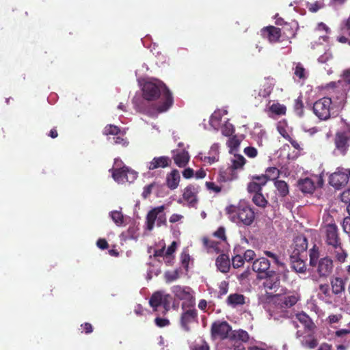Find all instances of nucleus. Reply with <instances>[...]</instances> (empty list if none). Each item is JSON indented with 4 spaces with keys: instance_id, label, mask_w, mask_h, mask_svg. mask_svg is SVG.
Returning a JSON list of instances; mask_svg holds the SVG:
<instances>
[{
    "instance_id": "obj_1",
    "label": "nucleus",
    "mask_w": 350,
    "mask_h": 350,
    "mask_svg": "<svg viewBox=\"0 0 350 350\" xmlns=\"http://www.w3.org/2000/svg\"><path fill=\"white\" fill-rule=\"evenodd\" d=\"M144 98L135 96L133 104L139 112L154 116L158 113L165 112L173 104L172 93L161 81H147L142 88Z\"/></svg>"
},
{
    "instance_id": "obj_2",
    "label": "nucleus",
    "mask_w": 350,
    "mask_h": 350,
    "mask_svg": "<svg viewBox=\"0 0 350 350\" xmlns=\"http://www.w3.org/2000/svg\"><path fill=\"white\" fill-rule=\"evenodd\" d=\"M298 297L295 294L276 295L267 306V311L271 318L280 320L282 318L292 319L291 323L297 328V321L305 327L311 323L310 317L304 312L295 314L292 307L297 302Z\"/></svg>"
},
{
    "instance_id": "obj_3",
    "label": "nucleus",
    "mask_w": 350,
    "mask_h": 350,
    "mask_svg": "<svg viewBox=\"0 0 350 350\" xmlns=\"http://www.w3.org/2000/svg\"><path fill=\"white\" fill-rule=\"evenodd\" d=\"M230 219L234 222L240 223L245 226L251 225L254 220V213L245 203H239L238 206H230L227 208Z\"/></svg>"
},
{
    "instance_id": "obj_4",
    "label": "nucleus",
    "mask_w": 350,
    "mask_h": 350,
    "mask_svg": "<svg viewBox=\"0 0 350 350\" xmlns=\"http://www.w3.org/2000/svg\"><path fill=\"white\" fill-rule=\"evenodd\" d=\"M323 230L325 237V243L327 247L341 243L338 235V227L334 223L332 216L327 214L323 217Z\"/></svg>"
},
{
    "instance_id": "obj_5",
    "label": "nucleus",
    "mask_w": 350,
    "mask_h": 350,
    "mask_svg": "<svg viewBox=\"0 0 350 350\" xmlns=\"http://www.w3.org/2000/svg\"><path fill=\"white\" fill-rule=\"evenodd\" d=\"M325 88L331 89L333 92L338 93L340 96L338 97L343 100L347 92L350 90V68L343 72L342 79L327 83Z\"/></svg>"
},
{
    "instance_id": "obj_6",
    "label": "nucleus",
    "mask_w": 350,
    "mask_h": 350,
    "mask_svg": "<svg viewBox=\"0 0 350 350\" xmlns=\"http://www.w3.org/2000/svg\"><path fill=\"white\" fill-rule=\"evenodd\" d=\"M164 209L165 206L163 205L155 207L148 212L146 221L147 230L151 231L154 228L155 222L157 226H161L165 224L166 217Z\"/></svg>"
},
{
    "instance_id": "obj_7",
    "label": "nucleus",
    "mask_w": 350,
    "mask_h": 350,
    "mask_svg": "<svg viewBox=\"0 0 350 350\" xmlns=\"http://www.w3.org/2000/svg\"><path fill=\"white\" fill-rule=\"evenodd\" d=\"M332 103V99L329 97H323L317 100L312 107L314 113L320 120H327L330 117Z\"/></svg>"
},
{
    "instance_id": "obj_8",
    "label": "nucleus",
    "mask_w": 350,
    "mask_h": 350,
    "mask_svg": "<svg viewBox=\"0 0 350 350\" xmlns=\"http://www.w3.org/2000/svg\"><path fill=\"white\" fill-rule=\"evenodd\" d=\"M112 176L116 182L123 184L126 182L133 183L136 179L137 173L128 167L124 166L120 168H115L112 171Z\"/></svg>"
},
{
    "instance_id": "obj_9",
    "label": "nucleus",
    "mask_w": 350,
    "mask_h": 350,
    "mask_svg": "<svg viewBox=\"0 0 350 350\" xmlns=\"http://www.w3.org/2000/svg\"><path fill=\"white\" fill-rule=\"evenodd\" d=\"M183 312L180 317L181 327L186 332L190 331L189 325L197 321L198 312L193 306H186L185 302L182 304Z\"/></svg>"
},
{
    "instance_id": "obj_10",
    "label": "nucleus",
    "mask_w": 350,
    "mask_h": 350,
    "mask_svg": "<svg viewBox=\"0 0 350 350\" xmlns=\"http://www.w3.org/2000/svg\"><path fill=\"white\" fill-rule=\"evenodd\" d=\"M350 177V170L342 167H338L336 171L329 176V184L338 189L345 185Z\"/></svg>"
},
{
    "instance_id": "obj_11",
    "label": "nucleus",
    "mask_w": 350,
    "mask_h": 350,
    "mask_svg": "<svg viewBox=\"0 0 350 350\" xmlns=\"http://www.w3.org/2000/svg\"><path fill=\"white\" fill-rule=\"evenodd\" d=\"M314 271L319 277L326 278L329 275L333 270V260L329 257H324L319 259L314 265H312Z\"/></svg>"
},
{
    "instance_id": "obj_12",
    "label": "nucleus",
    "mask_w": 350,
    "mask_h": 350,
    "mask_svg": "<svg viewBox=\"0 0 350 350\" xmlns=\"http://www.w3.org/2000/svg\"><path fill=\"white\" fill-rule=\"evenodd\" d=\"M350 139V126H347L344 131L337 133L335 144L336 150L342 154H345L348 147L349 146V141Z\"/></svg>"
},
{
    "instance_id": "obj_13",
    "label": "nucleus",
    "mask_w": 350,
    "mask_h": 350,
    "mask_svg": "<svg viewBox=\"0 0 350 350\" xmlns=\"http://www.w3.org/2000/svg\"><path fill=\"white\" fill-rule=\"evenodd\" d=\"M172 292L177 299L187 302L188 306L194 305L193 291L191 288L176 285L172 287Z\"/></svg>"
},
{
    "instance_id": "obj_14",
    "label": "nucleus",
    "mask_w": 350,
    "mask_h": 350,
    "mask_svg": "<svg viewBox=\"0 0 350 350\" xmlns=\"http://www.w3.org/2000/svg\"><path fill=\"white\" fill-rule=\"evenodd\" d=\"M231 327L224 321H217L211 325V334L213 337L221 339L229 338Z\"/></svg>"
},
{
    "instance_id": "obj_15",
    "label": "nucleus",
    "mask_w": 350,
    "mask_h": 350,
    "mask_svg": "<svg viewBox=\"0 0 350 350\" xmlns=\"http://www.w3.org/2000/svg\"><path fill=\"white\" fill-rule=\"evenodd\" d=\"M345 284L346 280L340 277H334L330 281L332 294L335 295L340 302L345 301Z\"/></svg>"
},
{
    "instance_id": "obj_16",
    "label": "nucleus",
    "mask_w": 350,
    "mask_h": 350,
    "mask_svg": "<svg viewBox=\"0 0 350 350\" xmlns=\"http://www.w3.org/2000/svg\"><path fill=\"white\" fill-rule=\"evenodd\" d=\"M229 338L234 342V350H244L245 347L241 342H245L249 340V334L243 329L234 330L230 332Z\"/></svg>"
},
{
    "instance_id": "obj_17",
    "label": "nucleus",
    "mask_w": 350,
    "mask_h": 350,
    "mask_svg": "<svg viewBox=\"0 0 350 350\" xmlns=\"http://www.w3.org/2000/svg\"><path fill=\"white\" fill-rule=\"evenodd\" d=\"M308 247V241L304 235L297 236L293 241V253L291 256V258L298 257L301 253L306 252Z\"/></svg>"
},
{
    "instance_id": "obj_18",
    "label": "nucleus",
    "mask_w": 350,
    "mask_h": 350,
    "mask_svg": "<svg viewBox=\"0 0 350 350\" xmlns=\"http://www.w3.org/2000/svg\"><path fill=\"white\" fill-rule=\"evenodd\" d=\"M199 191V187L194 185L187 186L183 192V199L185 200L188 206L195 207L197 204V193Z\"/></svg>"
},
{
    "instance_id": "obj_19",
    "label": "nucleus",
    "mask_w": 350,
    "mask_h": 350,
    "mask_svg": "<svg viewBox=\"0 0 350 350\" xmlns=\"http://www.w3.org/2000/svg\"><path fill=\"white\" fill-rule=\"evenodd\" d=\"M327 252L330 256L339 263L345 262L348 256L341 243L327 247Z\"/></svg>"
},
{
    "instance_id": "obj_20",
    "label": "nucleus",
    "mask_w": 350,
    "mask_h": 350,
    "mask_svg": "<svg viewBox=\"0 0 350 350\" xmlns=\"http://www.w3.org/2000/svg\"><path fill=\"white\" fill-rule=\"evenodd\" d=\"M270 265L271 263L269 260L265 257H261L254 261L252 265V269L255 272L265 275L268 273V272L271 271L269 270Z\"/></svg>"
},
{
    "instance_id": "obj_21",
    "label": "nucleus",
    "mask_w": 350,
    "mask_h": 350,
    "mask_svg": "<svg viewBox=\"0 0 350 350\" xmlns=\"http://www.w3.org/2000/svg\"><path fill=\"white\" fill-rule=\"evenodd\" d=\"M172 155L174 163L179 167H183L187 165L189 160V155L185 150H174Z\"/></svg>"
},
{
    "instance_id": "obj_22",
    "label": "nucleus",
    "mask_w": 350,
    "mask_h": 350,
    "mask_svg": "<svg viewBox=\"0 0 350 350\" xmlns=\"http://www.w3.org/2000/svg\"><path fill=\"white\" fill-rule=\"evenodd\" d=\"M265 280L263 282V286L267 290H273L279 287L280 280L275 271L268 272L265 275Z\"/></svg>"
},
{
    "instance_id": "obj_23",
    "label": "nucleus",
    "mask_w": 350,
    "mask_h": 350,
    "mask_svg": "<svg viewBox=\"0 0 350 350\" xmlns=\"http://www.w3.org/2000/svg\"><path fill=\"white\" fill-rule=\"evenodd\" d=\"M171 163V159L168 157H154L151 161L146 163V167L150 170H153L159 167H167Z\"/></svg>"
},
{
    "instance_id": "obj_24",
    "label": "nucleus",
    "mask_w": 350,
    "mask_h": 350,
    "mask_svg": "<svg viewBox=\"0 0 350 350\" xmlns=\"http://www.w3.org/2000/svg\"><path fill=\"white\" fill-rule=\"evenodd\" d=\"M262 35L268 39L270 42H275L279 40L281 33L280 29L273 26L264 28L262 30Z\"/></svg>"
},
{
    "instance_id": "obj_25",
    "label": "nucleus",
    "mask_w": 350,
    "mask_h": 350,
    "mask_svg": "<svg viewBox=\"0 0 350 350\" xmlns=\"http://www.w3.org/2000/svg\"><path fill=\"white\" fill-rule=\"evenodd\" d=\"M226 114L227 111L226 109H218L215 111L209 120L211 126L215 130L218 131L219 128L221 126V118Z\"/></svg>"
},
{
    "instance_id": "obj_26",
    "label": "nucleus",
    "mask_w": 350,
    "mask_h": 350,
    "mask_svg": "<svg viewBox=\"0 0 350 350\" xmlns=\"http://www.w3.org/2000/svg\"><path fill=\"white\" fill-rule=\"evenodd\" d=\"M180 176L177 170H173L170 173L167 174L166 185L167 187L172 190L176 189L179 185Z\"/></svg>"
},
{
    "instance_id": "obj_27",
    "label": "nucleus",
    "mask_w": 350,
    "mask_h": 350,
    "mask_svg": "<svg viewBox=\"0 0 350 350\" xmlns=\"http://www.w3.org/2000/svg\"><path fill=\"white\" fill-rule=\"evenodd\" d=\"M298 187L303 193H311L315 189L314 182L309 178L300 180L298 183Z\"/></svg>"
},
{
    "instance_id": "obj_28",
    "label": "nucleus",
    "mask_w": 350,
    "mask_h": 350,
    "mask_svg": "<svg viewBox=\"0 0 350 350\" xmlns=\"http://www.w3.org/2000/svg\"><path fill=\"white\" fill-rule=\"evenodd\" d=\"M216 266L222 273H227L230 269L228 257L225 254L219 255L216 259Z\"/></svg>"
},
{
    "instance_id": "obj_29",
    "label": "nucleus",
    "mask_w": 350,
    "mask_h": 350,
    "mask_svg": "<svg viewBox=\"0 0 350 350\" xmlns=\"http://www.w3.org/2000/svg\"><path fill=\"white\" fill-rule=\"evenodd\" d=\"M227 303L232 307H236L245 304V297L241 294L234 293L228 297Z\"/></svg>"
},
{
    "instance_id": "obj_30",
    "label": "nucleus",
    "mask_w": 350,
    "mask_h": 350,
    "mask_svg": "<svg viewBox=\"0 0 350 350\" xmlns=\"http://www.w3.org/2000/svg\"><path fill=\"white\" fill-rule=\"evenodd\" d=\"M109 216L117 226H125L124 216L120 210L109 212Z\"/></svg>"
},
{
    "instance_id": "obj_31",
    "label": "nucleus",
    "mask_w": 350,
    "mask_h": 350,
    "mask_svg": "<svg viewBox=\"0 0 350 350\" xmlns=\"http://www.w3.org/2000/svg\"><path fill=\"white\" fill-rule=\"evenodd\" d=\"M231 154L233 155L231 158L232 167L236 170L241 169L245 163V159L241 154H237V152L231 153Z\"/></svg>"
},
{
    "instance_id": "obj_32",
    "label": "nucleus",
    "mask_w": 350,
    "mask_h": 350,
    "mask_svg": "<svg viewBox=\"0 0 350 350\" xmlns=\"http://www.w3.org/2000/svg\"><path fill=\"white\" fill-rule=\"evenodd\" d=\"M126 133L125 130H120V129L115 125L109 124L106 126L103 130V134L105 135H113L117 136L120 134L124 135Z\"/></svg>"
},
{
    "instance_id": "obj_33",
    "label": "nucleus",
    "mask_w": 350,
    "mask_h": 350,
    "mask_svg": "<svg viewBox=\"0 0 350 350\" xmlns=\"http://www.w3.org/2000/svg\"><path fill=\"white\" fill-rule=\"evenodd\" d=\"M163 292L158 291L154 293L150 299L149 304L154 310L157 308L161 305L163 300Z\"/></svg>"
},
{
    "instance_id": "obj_34",
    "label": "nucleus",
    "mask_w": 350,
    "mask_h": 350,
    "mask_svg": "<svg viewBox=\"0 0 350 350\" xmlns=\"http://www.w3.org/2000/svg\"><path fill=\"white\" fill-rule=\"evenodd\" d=\"M274 185L277 189L280 196L284 197L288 195L289 192L288 186L285 181L277 180L274 182Z\"/></svg>"
},
{
    "instance_id": "obj_35",
    "label": "nucleus",
    "mask_w": 350,
    "mask_h": 350,
    "mask_svg": "<svg viewBox=\"0 0 350 350\" xmlns=\"http://www.w3.org/2000/svg\"><path fill=\"white\" fill-rule=\"evenodd\" d=\"M265 255L271 258L273 263L278 267L284 268V263L281 260L280 257L275 252L265 250L264 251Z\"/></svg>"
},
{
    "instance_id": "obj_36",
    "label": "nucleus",
    "mask_w": 350,
    "mask_h": 350,
    "mask_svg": "<svg viewBox=\"0 0 350 350\" xmlns=\"http://www.w3.org/2000/svg\"><path fill=\"white\" fill-rule=\"evenodd\" d=\"M301 343L304 347L310 349H314L318 345L317 340L312 336H304L301 340Z\"/></svg>"
},
{
    "instance_id": "obj_37",
    "label": "nucleus",
    "mask_w": 350,
    "mask_h": 350,
    "mask_svg": "<svg viewBox=\"0 0 350 350\" xmlns=\"http://www.w3.org/2000/svg\"><path fill=\"white\" fill-rule=\"evenodd\" d=\"M292 260V268L299 273H304L306 271V265L304 260H301L298 257L295 258H291Z\"/></svg>"
},
{
    "instance_id": "obj_38",
    "label": "nucleus",
    "mask_w": 350,
    "mask_h": 350,
    "mask_svg": "<svg viewBox=\"0 0 350 350\" xmlns=\"http://www.w3.org/2000/svg\"><path fill=\"white\" fill-rule=\"evenodd\" d=\"M273 83L272 81H267L262 85V88L258 92V96L260 97L268 96L273 90Z\"/></svg>"
},
{
    "instance_id": "obj_39",
    "label": "nucleus",
    "mask_w": 350,
    "mask_h": 350,
    "mask_svg": "<svg viewBox=\"0 0 350 350\" xmlns=\"http://www.w3.org/2000/svg\"><path fill=\"white\" fill-rule=\"evenodd\" d=\"M109 141L113 144L121 145L123 147H126L129 144V142L126 138L124 137V135L120 134L117 136L109 137Z\"/></svg>"
},
{
    "instance_id": "obj_40",
    "label": "nucleus",
    "mask_w": 350,
    "mask_h": 350,
    "mask_svg": "<svg viewBox=\"0 0 350 350\" xmlns=\"http://www.w3.org/2000/svg\"><path fill=\"white\" fill-rule=\"evenodd\" d=\"M240 143V140L236 136L229 139L228 141V146L230 148L229 152L230 154L237 152Z\"/></svg>"
},
{
    "instance_id": "obj_41",
    "label": "nucleus",
    "mask_w": 350,
    "mask_h": 350,
    "mask_svg": "<svg viewBox=\"0 0 350 350\" xmlns=\"http://www.w3.org/2000/svg\"><path fill=\"white\" fill-rule=\"evenodd\" d=\"M252 200L256 205L260 207H265L267 204V201L262 196L261 192L254 193L252 197Z\"/></svg>"
},
{
    "instance_id": "obj_42",
    "label": "nucleus",
    "mask_w": 350,
    "mask_h": 350,
    "mask_svg": "<svg viewBox=\"0 0 350 350\" xmlns=\"http://www.w3.org/2000/svg\"><path fill=\"white\" fill-rule=\"evenodd\" d=\"M269 110L277 115H283L286 113V107L280 103H273L269 107Z\"/></svg>"
},
{
    "instance_id": "obj_43",
    "label": "nucleus",
    "mask_w": 350,
    "mask_h": 350,
    "mask_svg": "<svg viewBox=\"0 0 350 350\" xmlns=\"http://www.w3.org/2000/svg\"><path fill=\"white\" fill-rule=\"evenodd\" d=\"M197 158L200 161H203L204 164L211 165L217 162L219 159L216 158L215 156L208 155L204 156L202 153H199Z\"/></svg>"
},
{
    "instance_id": "obj_44",
    "label": "nucleus",
    "mask_w": 350,
    "mask_h": 350,
    "mask_svg": "<svg viewBox=\"0 0 350 350\" xmlns=\"http://www.w3.org/2000/svg\"><path fill=\"white\" fill-rule=\"evenodd\" d=\"M234 132V128L232 124L225 122V124L221 126V133L225 136H230Z\"/></svg>"
},
{
    "instance_id": "obj_45",
    "label": "nucleus",
    "mask_w": 350,
    "mask_h": 350,
    "mask_svg": "<svg viewBox=\"0 0 350 350\" xmlns=\"http://www.w3.org/2000/svg\"><path fill=\"white\" fill-rule=\"evenodd\" d=\"M262 186H260L258 183L256 181L253 180L252 182L250 183L247 186V190L250 193H260L262 189Z\"/></svg>"
},
{
    "instance_id": "obj_46",
    "label": "nucleus",
    "mask_w": 350,
    "mask_h": 350,
    "mask_svg": "<svg viewBox=\"0 0 350 350\" xmlns=\"http://www.w3.org/2000/svg\"><path fill=\"white\" fill-rule=\"evenodd\" d=\"M179 278L178 272L177 270L172 271H166L165 273V278L167 282H172L176 280Z\"/></svg>"
},
{
    "instance_id": "obj_47",
    "label": "nucleus",
    "mask_w": 350,
    "mask_h": 350,
    "mask_svg": "<svg viewBox=\"0 0 350 350\" xmlns=\"http://www.w3.org/2000/svg\"><path fill=\"white\" fill-rule=\"evenodd\" d=\"M267 178L270 180H275L279 176V170L276 167H269L266 170V174Z\"/></svg>"
},
{
    "instance_id": "obj_48",
    "label": "nucleus",
    "mask_w": 350,
    "mask_h": 350,
    "mask_svg": "<svg viewBox=\"0 0 350 350\" xmlns=\"http://www.w3.org/2000/svg\"><path fill=\"white\" fill-rule=\"evenodd\" d=\"M319 251L317 249L314 247L310 251V266L314 265L317 261H319Z\"/></svg>"
},
{
    "instance_id": "obj_49",
    "label": "nucleus",
    "mask_w": 350,
    "mask_h": 350,
    "mask_svg": "<svg viewBox=\"0 0 350 350\" xmlns=\"http://www.w3.org/2000/svg\"><path fill=\"white\" fill-rule=\"evenodd\" d=\"M244 263V258L241 255H236L232 258V265L234 268L237 269L243 266Z\"/></svg>"
},
{
    "instance_id": "obj_50",
    "label": "nucleus",
    "mask_w": 350,
    "mask_h": 350,
    "mask_svg": "<svg viewBox=\"0 0 350 350\" xmlns=\"http://www.w3.org/2000/svg\"><path fill=\"white\" fill-rule=\"evenodd\" d=\"M331 59H332V53L329 50H327L323 55H321L318 58V62L321 64H325Z\"/></svg>"
},
{
    "instance_id": "obj_51",
    "label": "nucleus",
    "mask_w": 350,
    "mask_h": 350,
    "mask_svg": "<svg viewBox=\"0 0 350 350\" xmlns=\"http://www.w3.org/2000/svg\"><path fill=\"white\" fill-rule=\"evenodd\" d=\"M342 227L345 233L350 234V217L347 216L343 219Z\"/></svg>"
},
{
    "instance_id": "obj_52",
    "label": "nucleus",
    "mask_w": 350,
    "mask_h": 350,
    "mask_svg": "<svg viewBox=\"0 0 350 350\" xmlns=\"http://www.w3.org/2000/svg\"><path fill=\"white\" fill-rule=\"evenodd\" d=\"M171 297L169 294H163V300L161 306H163L165 310H168L170 305Z\"/></svg>"
},
{
    "instance_id": "obj_53",
    "label": "nucleus",
    "mask_w": 350,
    "mask_h": 350,
    "mask_svg": "<svg viewBox=\"0 0 350 350\" xmlns=\"http://www.w3.org/2000/svg\"><path fill=\"white\" fill-rule=\"evenodd\" d=\"M294 108H295V111L296 113L298 116H301L302 113H303V111H302L303 103H302L301 100L299 99V98H298L295 100Z\"/></svg>"
},
{
    "instance_id": "obj_54",
    "label": "nucleus",
    "mask_w": 350,
    "mask_h": 350,
    "mask_svg": "<svg viewBox=\"0 0 350 350\" xmlns=\"http://www.w3.org/2000/svg\"><path fill=\"white\" fill-rule=\"evenodd\" d=\"M204 243L206 247L213 249L216 252L218 253L219 252V249L218 248L217 243H216L213 241H211V240L204 239Z\"/></svg>"
},
{
    "instance_id": "obj_55",
    "label": "nucleus",
    "mask_w": 350,
    "mask_h": 350,
    "mask_svg": "<svg viewBox=\"0 0 350 350\" xmlns=\"http://www.w3.org/2000/svg\"><path fill=\"white\" fill-rule=\"evenodd\" d=\"M156 325L159 327H165L170 325V321L165 318L157 317L154 320Z\"/></svg>"
},
{
    "instance_id": "obj_56",
    "label": "nucleus",
    "mask_w": 350,
    "mask_h": 350,
    "mask_svg": "<svg viewBox=\"0 0 350 350\" xmlns=\"http://www.w3.org/2000/svg\"><path fill=\"white\" fill-rule=\"evenodd\" d=\"M244 153L250 158H254L257 155V150L254 147H246L244 149Z\"/></svg>"
},
{
    "instance_id": "obj_57",
    "label": "nucleus",
    "mask_w": 350,
    "mask_h": 350,
    "mask_svg": "<svg viewBox=\"0 0 350 350\" xmlns=\"http://www.w3.org/2000/svg\"><path fill=\"white\" fill-rule=\"evenodd\" d=\"M255 256H256V254H255L254 251H253L252 250H247L245 252L243 257L244 258V260L249 262V261L254 260Z\"/></svg>"
},
{
    "instance_id": "obj_58",
    "label": "nucleus",
    "mask_w": 350,
    "mask_h": 350,
    "mask_svg": "<svg viewBox=\"0 0 350 350\" xmlns=\"http://www.w3.org/2000/svg\"><path fill=\"white\" fill-rule=\"evenodd\" d=\"M219 148L218 144H213L208 151V154L215 156L216 158L219 159Z\"/></svg>"
},
{
    "instance_id": "obj_59",
    "label": "nucleus",
    "mask_w": 350,
    "mask_h": 350,
    "mask_svg": "<svg viewBox=\"0 0 350 350\" xmlns=\"http://www.w3.org/2000/svg\"><path fill=\"white\" fill-rule=\"evenodd\" d=\"M304 72L305 70L301 65V64H297L295 70V75L298 77L299 78L301 79L304 77Z\"/></svg>"
},
{
    "instance_id": "obj_60",
    "label": "nucleus",
    "mask_w": 350,
    "mask_h": 350,
    "mask_svg": "<svg viewBox=\"0 0 350 350\" xmlns=\"http://www.w3.org/2000/svg\"><path fill=\"white\" fill-rule=\"evenodd\" d=\"M268 179L269 178L265 174L260 176L254 177L253 180L256 181L260 186L263 187L267 183Z\"/></svg>"
},
{
    "instance_id": "obj_61",
    "label": "nucleus",
    "mask_w": 350,
    "mask_h": 350,
    "mask_svg": "<svg viewBox=\"0 0 350 350\" xmlns=\"http://www.w3.org/2000/svg\"><path fill=\"white\" fill-rule=\"evenodd\" d=\"M206 186L208 190L213 191L216 193H218L221 191L220 187L213 182H206Z\"/></svg>"
},
{
    "instance_id": "obj_62",
    "label": "nucleus",
    "mask_w": 350,
    "mask_h": 350,
    "mask_svg": "<svg viewBox=\"0 0 350 350\" xmlns=\"http://www.w3.org/2000/svg\"><path fill=\"white\" fill-rule=\"evenodd\" d=\"M176 247V243L172 242V243L167 247V250L165 251L166 254V258H170V256L174 252Z\"/></svg>"
},
{
    "instance_id": "obj_63",
    "label": "nucleus",
    "mask_w": 350,
    "mask_h": 350,
    "mask_svg": "<svg viewBox=\"0 0 350 350\" xmlns=\"http://www.w3.org/2000/svg\"><path fill=\"white\" fill-rule=\"evenodd\" d=\"M323 7V4L320 2H315L314 3H311L308 8H309V10L312 12H317L319 9H321V8Z\"/></svg>"
},
{
    "instance_id": "obj_64",
    "label": "nucleus",
    "mask_w": 350,
    "mask_h": 350,
    "mask_svg": "<svg viewBox=\"0 0 350 350\" xmlns=\"http://www.w3.org/2000/svg\"><path fill=\"white\" fill-rule=\"evenodd\" d=\"M319 291L324 294L326 297H330L329 287L327 284H321L319 286Z\"/></svg>"
}]
</instances>
